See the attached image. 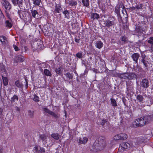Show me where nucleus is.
I'll use <instances>...</instances> for the list:
<instances>
[{
    "label": "nucleus",
    "mask_w": 153,
    "mask_h": 153,
    "mask_svg": "<svg viewBox=\"0 0 153 153\" xmlns=\"http://www.w3.org/2000/svg\"><path fill=\"white\" fill-rule=\"evenodd\" d=\"M151 120L150 116H146L141 117L140 118L137 119L134 121L133 126L135 127L139 126H142L147 123H149Z\"/></svg>",
    "instance_id": "f257e3e1"
},
{
    "label": "nucleus",
    "mask_w": 153,
    "mask_h": 153,
    "mask_svg": "<svg viewBox=\"0 0 153 153\" xmlns=\"http://www.w3.org/2000/svg\"><path fill=\"white\" fill-rule=\"evenodd\" d=\"M94 145L98 147L97 149L102 150L106 146V141L103 137H100L98 139L97 142L94 143Z\"/></svg>",
    "instance_id": "f03ea898"
},
{
    "label": "nucleus",
    "mask_w": 153,
    "mask_h": 153,
    "mask_svg": "<svg viewBox=\"0 0 153 153\" xmlns=\"http://www.w3.org/2000/svg\"><path fill=\"white\" fill-rule=\"evenodd\" d=\"M118 76L121 79L131 80L134 78H136V76L134 73H125L123 74H119Z\"/></svg>",
    "instance_id": "7ed1b4c3"
},
{
    "label": "nucleus",
    "mask_w": 153,
    "mask_h": 153,
    "mask_svg": "<svg viewBox=\"0 0 153 153\" xmlns=\"http://www.w3.org/2000/svg\"><path fill=\"white\" fill-rule=\"evenodd\" d=\"M103 27H104L108 30V29H111L112 30V28H114L116 24L114 20H110L108 19L105 20L103 21Z\"/></svg>",
    "instance_id": "20e7f679"
},
{
    "label": "nucleus",
    "mask_w": 153,
    "mask_h": 153,
    "mask_svg": "<svg viewBox=\"0 0 153 153\" xmlns=\"http://www.w3.org/2000/svg\"><path fill=\"white\" fill-rule=\"evenodd\" d=\"M127 135L126 134L121 133L115 135L114 137L113 138L115 140H125L127 139Z\"/></svg>",
    "instance_id": "39448f33"
},
{
    "label": "nucleus",
    "mask_w": 153,
    "mask_h": 153,
    "mask_svg": "<svg viewBox=\"0 0 153 153\" xmlns=\"http://www.w3.org/2000/svg\"><path fill=\"white\" fill-rule=\"evenodd\" d=\"M1 2L3 8L6 10H9L11 8V4L6 0H2Z\"/></svg>",
    "instance_id": "423d86ee"
},
{
    "label": "nucleus",
    "mask_w": 153,
    "mask_h": 153,
    "mask_svg": "<svg viewBox=\"0 0 153 153\" xmlns=\"http://www.w3.org/2000/svg\"><path fill=\"white\" fill-rule=\"evenodd\" d=\"M130 145L129 143L126 142H123L119 147V150L122 152L124 151L126 149L129 148Z\"/></svg>",
    "instance_id": "0eeeda50"
},
{
    "label": "nucleus",
    "mask_w": 153,
    "mask_h": 153,
    "mask_svg": "<svg viewBox=\"0 0 153 153\" xmlns=\"http://www.w3.org/2000/svg\"><path fill=\"white\" fill-rule=\"evenodd\" d=\"M25 60L24 57L22 56L18 55L14 59V64L17 65L18 62H22Z\"/></svg>",
    "instance_id": "6e6552de"
},
{
    "label": "nucleus",
    "mask_w": 153,
    "mask_h": 153,
    "mask_svg": "<svg viewBox=\"0 0 153 153\" xmlns=\"http://www.w3.org/2000/svg\"><path fill=\"white\" fill-rule=\"evenodd\" d=\"M140 85L141 86L144 88H146L149 86V82L148 80L146 79H143L141 82Z\"/></svg>",
    "instance_id": "1a4fd4ad"
},
{
    "label": "nucleus",
    "mask_w": 153,
    "mask_h": 153,
    "mask_svg": "<svg viewBox=\"0 0 153 153\" xmlns=\"http://www.w3.org/2000/svg\"><path fill=\"white\" fill-rule=\"evenodd\" d=\"M131 57L133 61L137 63V60L140 57V54L137 53H134L131 55Z\"/></svg>",
    "instance_id": "9d476101"
},
{
    "label": "nucleus",
    "mask_w": 153,
    "mask_h": 153,
    "mask_svg": "<svg viewBox=\"0 0 153 153\" xmlns=\"http://www.w3.org/2000/svg\"><path fill=\"white\" fill-rule=\"evenodd\" d=\"M146 104L148 106H150L152 104L153 102L152 99L151 98L150 96H149L148 97L146 98Z\"/></svg>",
    "instance_id": "9b49d317"
},
{
    "label": "nucleus",
    "mask_w": 153,
    "mask_h": 153,
    "mask_svg": "<svg viewBox=\"0 0 153 153\" xmlns=\"http://www.w3.org/2000/svg\"><path fill=\"white\" fill-rule=\"evenodd\" d=\"M141 62L143 63L145 67H147L148 66V64H149V62L147 61L146 58H145V57H144L143 56L142 57V59L140 60Z\"/></svg>",
    "instance_id": "f8f14e48"
},
{
    "label": "nucleus",
    "mask_w": 153,
    "mask_h": 153,
    "mask_svg": "<svg viewBox=\"0 0 153 153\" xmlns=\"http://www.w3.org/2000/svg\"><path fill=\"white\" fill-rule=\"evenodd\" d=\"M13 4L15 6H16L18 4L19 6L21 5L22 4V0H11Z\"/></svg>",
    "instance_id": "ddd939ff"
},
{
    "label": "nucleus",
    "mask_w": 153,
    "mask_h": 153,
    "mask_svg": "<svg viewBox=\"0 0 153 153\" xmlns=\"http://www.w3.org/2000/svg\"><path fill=\"white\" fill-rule=\"evenodd\" d=\"M88 140V138L85 137H83L82 138H80L79 139V143L81 144H85L86 143Z\"/></svg>",
    "instance_id": "4468645a"
},
{
    "label": "nucleus",
    "mask_w": 153,
    "mask_h": 153,
    "mask_svg": "<svg viewBox=\"0 0 153 153\" xmlns=\"http://www.w3.org/2000/svg\"><path fill=\"white\" fill-rule=\"evenodd\" d=\"M95 45L97 48L100 49L103 47V44L101 41H98L96 42Z\"/></svg>",
    "instance_id": "2eb2a0df"
},
{
    "label": "nucleus",
    "mask_w": 153,
    "mask_h": 153,
    "mask_svg": "<svg viewBox=\"0 0 153 153\" xmlns=\"http://www.w3.org/2000/svg\"><path fill=\"white\" fill-rule=\"evenodd\" d=\"M55 7V12L56 13H59L62 10V8L60 5L59 4H56Z\"/></svg>",
    "instance_id": "dca6fc26"
},
{
    "label": "nucleus",
    "mask_w": 153,
    "mask_h": 153,
    "mask_svg": "<svg viewBox=\"0 0 153 153\" xmlns=\"http://www.w3.org/2000/svg\"><path fill=\"white\" fill-rule=\"evenodd\" d=\"M15 85L19 88H22L23 87V85L19 80L16 81L15 82Z\"/></svg>",
    "instance_id": "f3484780"
},
{
    "label": "nucleus",
    "mask_w": 153,
    "mask_h": 153,
    "mask_svg": "<svg viewBox=\"0 0 153 153\" xmlns=\"http://www.w3.org/2000/svg\"><path fill=\"white\" fill-rule=\"evenodd\" d=\"M39 139L42 141L46 140L47 136L45 134H39Z\"/></svg>",
    "instance_id": "a211bd4d"
},
{
    "label": "nucleus",
    "mask_w": 153,
    "mask_h": 153,
    "mask_svg": "<svg viewBox=\"0 0 153 153\" xmlns=\"http://www.w3.org/2000/svg\"><path fill=\"white\" fill-rule=\"evenodd\" d=\"M51 136L52 137L56 140H58L60 136L59 134L57 133H53Z\"/></svg>",
    "instance_id": "6ab92c4d"
},
{
    "label": "nucleus",
    "mask_w": 153,
    "mask_h": 153,
    "mask_svg": "<svg viewBox=\"0 0 153 153\" xmlns=\"http://www.w3.org/2000/svg\"><path fill=\"white\" fill-rule=\"evenodd\" d=\"M34 111H33L29 110L28 111V114L30 118H33L34 116Z\"/></svg>",
    "instance_id": "aec40b11"
},
{
    "label": "nucleus",
    "mask_w": 153,
    "mask_h": 153,
    "mask_svg": "<svg viewBox=\"0 0 153 153\" xmlns=\"http://www.w3.org/2000/svg\"><path fill=\"white\" fill-rule=\"evenodd\" d=\"M62 13L64 14L65 18L68 19H69V13L67 10H65L64 11L62 12Z\"/></svg>",
    "instance_id": "412c9836"
},
{
    "label": "nucleus",
    "mask_w": 153,
    "mask_h": 153,
    "mask_svg": "<svg viewBox=\"0 0 153 153\" xmlns=\"http://www.w3.org/2000/svg\"><path fill=\"white\" fill-rule=\"evenodd\" d=\"M37 45H38V49L42 48L43 46V42L41 40H39L37 42Z\"/></svg>",
    "instance_id": "4be33fe9"
},
{
    "label": "nucleus",
    "mask_w": 153,
    "mask_h": 153,
    "mask_svg": "<svg viewBox=\"0 0 153 153\" xmlns=\"http://www.w3.org/2000/svg\"><path fill=\"white\" fill-rule=\"evenodd\" d=\"M2 77L3 80L4 85L5 86H6L8 84L7 79L6 77H4L3 76H2Z\"/></svg>",
    "instance_id": "5701e85b"
},
{
    "label": "nucleus",
    "mask_w": 153,
    "mask_h": 153,
    "mask_svg": "<svg viewBox=\"0 0 153 153\" xmlns=\"http://www.w3.org/2000/svg\"><path fill=\"white\" fill-rule=\"evenodd\" d=\"M82 2L84 6L88 7L89 6V0H82Z\"/></svg>",
    "instance_id": "b1692460"
},
{
    "label": "nucleus",
    "mask_w": 153,
    "mask_h": 153,
    "mask_svg": "<svg viewBox=\"0 0 153 153\" xmlns=\"http://www.w3.org/2000/svg\"><path fill=\"white\" fill-rule=\"evenodd\" d=\"M137 99L139 101V102H143V100L144 99V98L142 95H139L137 96Z\"/></svg>",
    "instance_id": "393cba45"
},
{
    "label": "nucleus",
    "mask_w": 153,
    "mask_h": 153,
    "mask_svg": "<svg viewBox=\"0 0 153 153\" xmlns=\"http://www.w3.org/2000/svg\"><path fill=\"white\" fill-rule=\"evenodd\" d=\"M0 41L2 43H6V41H7V38L4 36H2L0 37Z\"/></svg>",
    "instance_id": "a878e982"
},
{
    "label": "nucleus",
    "mask_w": 153,
    "mask_h": 153,
    "mask_svg": "<svg viewBox=\"0 0 153 153\" xmlns=\"http://www.w3.org/2000/svg\"><path fill=\"white\" fill-rule=\"evenodd\" d=\"M44 72L45 74L47 76H51L52 75L51 72L47 69H45Z\"/></svg>",
    "instance_id": "bb28decb"
},
{
    "label": "nucleus",
    "mask_w": 153,
    "mask_h": 153,
    "mask_svg": "<svg viewBox=\"0 0 153 153\" xmlns=\"http://www.w3.org/2000/svg\"><path fill=\"white\" fill-rule=\"evenodd\" d=\"M91 18L93 19H98L99 17V15L96 13H93L91 15Z\"/></svg>",
    "instance_id": "cd10ccee"
},
{
    "label": "nucleus",
    "mask_w": 153,
    "mask_h": 153,
    "mask_svg": "<svg viewBox=\"0 0 153 153\" xmlns=\"http://www.w3.org/2000/svg\"><path fill=\"white\" fill-rule=\"evenodd\" d=\"M77 4V2L75 1L71 0L69 2V4L71 6H75Z\"/></svg>",
    "instance_id": "c85d7f7f"
},
{
    "label": "nucleus",
    "mask_w": 153,
    "mask_h": 153,
    "mask_svg": "<svg viewBox=\"0 0 153 153\" xmlns=\"http://www.w3.org/2000/svg\"><path fill=\"white\" fill-rule=\"evenodd\" d=\"M62 68H56L55 69V71L57 74L60 75L62 73Z\"/></svg>",
    "instance_id": "c756f323"
},
{
    "label": "nucleus",
    "mask_w": 153,
    "mask_h": 153,
    "mask_svg": "<svg viewBox=\"0 0 153 153\" xmlns=\"http://www.w3.org/2000/svg\"><path fill=\"white\" fill-rule=\"evenodd\" d=\"M147 42L149 44L151 45L153 44V37H151L147 40Z\"/></svg>",
    "instance_id": "7c9ffc66"
},
{
    "label": "nucleus",
    "mask_w": 153,
    "mask_h": 153,
    "mask_svg": "<svg viewBox=\"0 0 153 153\" xmlns=\"http://www.w3.org/2000/svg\"><path fill=\"white\" fill-rule=\"evenodd\" d=\"M41 0H33V3L36 5L39 6L41 2Z\"/></svg>",
    "instance_id": "2f4dec72"
},
{
    "label": "nucleus",
    "mask_w": 153,
    "mask_h": 153,
    "mask_svg": "<svg viewBox=\"0 0 153 153\" xmlns=\"http://www.w3.org/2000/svg\"><path fill=\"white\" fill-rule=\"evenodd\" d=\"M111 103L112 106H117V103L115 100L113 98H111Z\"/></svg>",
    "instance_id": "473e14b6"
},
{
    "label": "nucleus",
    "mask_w": 153,
    "mask_h": 153,
    "mask_svg": "<svg viewBox=\"0 0 153 153\" xmlns=\"http://www.w3.org/2000/svg\"><path fill=\"white\" fill-rule=\"evenodd\" d=\"M18 98L17 96L14 95L13 97L11 98V101L12 102H14L16 100L17 101L18 100Z\"/></svg>",
    "instance_id": "72a5a7b5"
},
{
    "label": "nucleus",
    "mask_w": 153,
    "mask_h": 153,
    "mask_svg": "<svg viewBox=\"0 0 153 153\" xmlns=\"http://www.w3.org/2000/svg\"><path fill=\"white\" fill-rule=\"evenodd\" d=\"M6 25L7 27L9 28H11L12 26V23L11 22H10L8 20L6 21Z\"/></svg>",
    "instance_id": "f704fd0d"
},
{
    "label": "nucleus",
    "mask_w": 153,
    "mask_h": 153,
    "mask_svg": "<svg viewBox=\"0 0 153 153\" xmlns=\"http://www.w3.org/2000/svg\"><path fill=\"white\" fill-rule=\"evenodd\" d=\"M31 13L32 14V16L34 18L36 17V14H38V13L36 10H33L31 11Z\"/></svg>",
    "instance_id": "c9c22d12"
},
{
    "label": "nucleus",
    "mask_w": 153,
    "mask_h": 153,
    "mask_svg": "<svg viewBox=\"0 0 153 153\" xmlns=\"http://www.w3.org/2000/svg\"><path fill=\"white\" fill-rule=\"evenodd\" d=\"M43 111H44L45 112L48 113L49 114H50L51 111L50 110L47 108H42Z\"/></svg>",
    "instance_id": "e433bc0d"
},
{
    "label": "nucleus",
    "mask_w": 153,
    "mask_h": 153,
    "mask_svg": "<svg viewBox=\"0 0 153 153\" xmlns=\"http://www.w3.org/2000/svg\"><path fill=\"white\" fill-rule=\"evenodd\" d=\"M120 7L118 6H116L115 8V12L117 14H118L120 13Z\"/></svg>",
    "instance_id": "4c0bfd02"
},
{
    "label": "nucleus",
    "mask_w": 153,
    "mask_h": 153,
    "mask_svg": "<svg viewBox=\"0 0 153 153\" xmlns=\"http://www.w3.org/2000/svg\"><path fill=\"white\" fill-rule=\"evenodd\" d=\"M50 114L53 116L56 119L58 118L59 117V116L57 114L52 111L51 112Z\"/></svg>",
    "instance_id": "58836bf2"
},
{
    "label": "nucleus",
    "mask_w": 153,
    "mask_h": 153,
    "mask_svg": "<svg viewBox=\"0 0 153 153\" xmlns=\"http://www.w3.org/2000/svg\"><path fill=\"white\" fill-rule=\"evenodd\" d=\"M66 77L68 78L69 79H72L73 78V76L69 73H67L65 74Z\"/></svg>",
    "instance_id": "ea45409f"
},
{
    "label": "nucleus",
    "mask_w": 153,
    "mask_h": 153,
    "mask_svg": "<svg viewBox=\"0 0 153 153\" xmlns=\"http://www.w3.org/2000/svg\"><path fill=\"white\" fill-rule=\"evenodd\" d=\"M143 5L142 4H137L135 6V7L137 9H139L142 8Z\"/></svg>",
    "instance_id": "a19ab883"
},
{
    "label": "nucleus",
    "mask_w": 153,
    "mask_h": 153,
    "mask_svg": "<svg viewBox=\"0 0 153 153\" xmlns=\"http://www.w3.org/2000/svg\"><path fill=\"white\" fill-rule=\"evenodd\" d=\"M76 57L79 59H81L82 57V53L80 52H78L76 54Z\"/></svg>",
    "instance_id": "79ce46f5"
},
{
    "label": "nucleus",
    "mask_w": 153,
    "mask_h": 153,
    "mask_svg": "<svg viewBox=\"0 0 153 153\" xmlns=\"http://www.w3.org/2000/svg\"><path fill=\"white\" fill-rule=\"evenodd\" d=\"M33 100L34 101L36 102H39V97H38V96L36 95H34V97L33 98Z\"/></svg>",
    "instance_id": "37998d69"
},
{
    "label": "nucleus",
    "mask_w": 153,
    "mask_h": 153,
    "mask_svg": "<svg viewBox=\"0 0 153 153\" xmlns=\"http://www.w3.org/2000/svg\"><path fill=\"white\" fill-rule=\"evenodd\" d=\"M122 40L124 42H126L127 41V39L125 36H123L122 37Z\"/></svg>",
    "instance_id": "c03bdc74"
},
{
    "label": "nucleus",
    "mask_w": 153,
    "mask_h": 153,
    "mask_svg": "<svg viewBox=\"0 0 153 153\" xmlns=\"http://www.w3.org/2000/svg\"><path fill=\"white\" fill-rule=\"evenodd\" d=\"M13 46L14 49H15V50L16 51H19V48L18 47L16 46V45H13Z\"/></svg>",
    "instance_id": "a18cd8bd"
},
{
    "label": "nucleus",
    "mask_w": 153,
    "mask_h": 153,
    "mask_svg": "<svg viewBox=\"0 0 153 153\" xmlns=\"http://www.w3.org/2000/svg\"><path fill=\"white\" fill-rule=\"evenodd\" d=\"M106 122V121L105 120H101V121L100 122V124L101 125L103 126L104 125L105 123Z\"/></svg>",
    "instance_id": "49530a36"
},
{
    "label": "nucleus",
    "mask_w": 153,
    "mask_h": 153,
    "mask_svg": "<svg viewBox=\"0 0 153 153\" xmlns=\"http://www.w3.org/2000/svg\"><path fill=\"white\" fill-rule=\"evenodd\" d=\"M23 12L22 11H20L19 10L18 11V14L20 18L22 17V13Z\"/></svg>",
    "instance_id": "de8ad7c7"
},
{
    "label": "nucleus",
    "mask_w": 153,
    "mask_h": 153,
    "mask_svg": "<svg viewBox=\"0 0 153 153\" xmlns=\"http://www.w3.org/2000/svg\"><path fill=\"white\" fill-rule=\"evenodd\" d=\"M40 152L42 153V152L45 153V149L42 147H40Z\"/></svg>",
    "instance_id": "09e8293b"
},
{
    "label": "nucleus",
    "mask_w": 153,
    "mask_h": 153,
    "mask_svg": "<svg viewBox=\"0 0 153 153\" xmlns=\"http://www.w3.org/2000/svg\"><path fill=\"white\" fill-rule=\"evenodd\" d=\"M25 82H26L25 87H26V88H27L28 87V82H27V80L26 78H25Z\"/></svg>",
    "instance_id": "8fccbe9b"
},
{
    "label": "nucleus",
    "mask_w": 153,
    "mask_h": 153,
    "mask_svg": "<svg viewBox=\"0 0 153 153\" xmlns=\"http://www.w3.org/2000/svg\"><path fill=\"white\" fill-rule=\"evenodd\" d=\"M80 39H78L76 38H75V41L76 42L79 43V41Z\"/></svg>",
    "instance_id": "3c124183"
},
{
    "label": "nucleus",
    "mask_w": 153,
    "mask_h": 153,
    "mask_svg": "<svg viewBox=\"0 0 153 153\" xmlns=\"http://www.w3.org/2000/svg\"><path fill=\"white\" fill-rule=\"evenodd\" d=\"M130 9L131 10H135L136 9V8L135 7H135H131Z\"/></svg>",
    "instance_id": "603ef678"
},
{
    "label": "nucleus",
    "mask_w": 153,
    "mask_h": 153,
    "mask_svg": "<svg viewBox=\"0 0 153 153\" xmlns=\"http://www.w3.org/2000/svg\"><path fill=\"white\" fill-rule=\"evenodd\" d=\"M3 111V109L0 108V115H1L2 114Z\"/></svg>",
    "instance_id": "864d4df0"
},
{
    "label": "nucleus",
    "mask_w": 153,
    "mask_h": 153,
    "mask_svg": "<svg viewBox=\"0 0 153 153\" xmlns=\"http://www.w3.org/2000/svg\"><path fill=\"white\" fill-rule=\"evenodd\" d=\"M93 71L96 73H97V70L94 68L93 69Z\"/></svg>",
    "instance_id": "5fc2aeb1"
},
{
    "label": "nucleus",
    "mask_w": 153,
    "mask_h": 153,
    "mask_svg": "<svg viewBox=\"0 0 153 153\" xmlns=\"http://www.w3.org/2000/svg\"><path fill=\"white\" fill-rule=\"evenodd\" d=\"M3 16L2 12H0V17H1Z\"/></svg>",
    "instance_id": "6e6d98bb"
},
{
    "label": "nucleus",
    "mask_w": 153,
    "mask_h": 153,
    "mask_svg": "<svg viewBox=\"0 0 153 153\" xmlns=\"http://www.w3.org/2000/svg\"><path fill=\"white\" fill-rule=\"evenodd\" d=\"M151 49L153 51V44L151 46Z\"/></svg>",
    "instance_id": "4d7b16f0"
},
{
    "label": "nucleus",
    "mask_w": 153,
    "mask_h": 153,
    "mask_svg": "<svg viewBox=\"0 0 153 153\" xmlns=\"http://www.w3.org/2000/svg\"><path fill=\"white\" fill-rule=\"evenodd\" d=\"M35 150L36 151H37V149H37V147H35Z\"/></svg>",
    "instance_id": "13d9d810"
},
{
    "label": "nucleus",
    "mask_w": 153,
    "mask_h": 153,
    "mask_svg": "<svg viewBox=\"0 0 153 153\" xmlns=\"http://www.w3.org/2000/svg\"><path fill=\"white\" fill-rule=\"evenodd\" d=\"M2 150V149L1 148V147H0V153H1V152Z\"/></svg>",
    "instance_id": "bf43d9fd"
},
{
    "label": "nucleus",
    "mask_w": 153,
    "mask_h": 153,
    "mask_svg": "<svg viewBox=\"0 0 153 153\" xmlns=\"http://www.w3.org/2000/svg\"><path fill=\"white\" fill-rule=\"evenodd\" d=\"M113 40H114V39H113V40H111V42H113Z\"/></svg>",
    "instance_id": "052dcab7"
},
{
    "label": "nucleus",
    "mask_w": 153,
    "mask_h": 153,
    "mask_svg": "<svg viewBox=\"0 0 153 153\" xmlns=\"http://www.w3.org/2000/svg\"><path fill=\"white\" fill-rule=\"evenodd\" d=\"M19 108H18V110H19Z\"/></svg>",
    "instance_id": "680f3d73"
},
{
    "label": "nucleus",
    "mask_w": 153,
    "mask_h": 153,
    "mask_svg": "<svg viewBox=\"0 0 153 153\" xmlns=\"http://www.w3.org/2000/svg\"><path fill=\"white\" fill-rule=\"evenodd\" d=\"M0 12H1V10L0 9Z\"/></svg>",
    "instance_id": "e2e57ef3"
},
{
    "label": "nucleus",
    "mask_w": 153,
    "mask_h": 153,
    "mask_svg": "<svg viewBox=\"0 0 153 153\" xmlns=\"http://www.w3.org/2000/svg\"><path fill=\"white\" fill-rule=\"evenodd\" d=\"M56 153H59L58 152H56Z\"/></svg>",
    "instance_id": "0e129e2a"
}]
</instances>
